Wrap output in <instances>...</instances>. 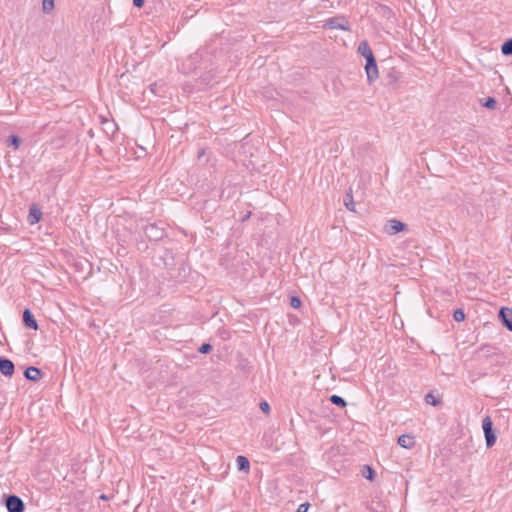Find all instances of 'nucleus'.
<instances>
[{
	"label": "nucleus",
	"instance_id": "obj_28",
	"mask_svg": "<svg viewBox=\"0 0 512 512\" xmlns=\"http://www.w3.org/2000/svg\"><path fill=\"white\" fill-rule=\"evenodd\" d=\"M260 409L262 412L268 414L270 412V405L266 401L260 403Z\"/></svg>",
	"mask_w": 512,
	"mask_h": 512
},
{
	"label": "nucleus",
	"instance_id": "obj_33",
	"mask_svg": "<svg viewBox=\"0 0 512 512\" xmlns=\"http://www.w3.org/2000/svg\"><path fill=\"white\" fill-rule=\"evenodd\" d=\"M390 78L393 79V81L397 80V77H394L393 75H390Z\"/></svg>",
	"mask_w": 512,
	"mask_h": 512
},
{
	"label": "nucleus",
	"instance_id": "obj_20",
	"mask_svg": "<svg viewBox=\"0 0 512 512\" xmlns=\"http://www.w3.org/2000/svg\"><path fill=\"white\" fill-rule=\"evenodd\" d=\"M425 401H426V403L433 405V406H437L440 404V400L438 398H436L432 393H428L425 396Z\"/></svg>",
	"mask_w": 512,
	"mask_h": 512
},
{
	"label": "nucleus",
	"instance_id": "obj_14",
	"mask_svg": "<svg viewBox=\"0 0 512 512\" xmlns=\"http://www.w3.org/2000/svg\"><path fill=\"white\" fill-rule=\"evenodd\" d=\"M102 124L104 125V130L107 134H111L113 135L116 130H117V126L116 124L113 122V121H109L107 119H104L102 121Z\"/></svg>",
	"mask_w": 512,
	"mask_h": 512
},
{
	"label": "nucleus",
	"instance_id": "obj_29",
	"mask_svg": "<svg viewBox=\"0 0 512 512\" xmlns=\"http://www.w3.org/2000/svg\"><path fill=\"white\" fill-rule=\"evenodd\" d=\"M309 508L308 503L300 504L296 512H307Z\"/></svg>",
	"mask_w": 512,
	"mask_h": 512
},
{
	"label": "nucleus",
	"instance_id": "obj_30",
	"mask_svg": "<svg viewBox=\"0 0 512 512\" xmlns=\"http://www.w3.org/2000/svg\"><path fill=\"white\" fill-rule=\"evenodd\" d=\"M133 4L135 7L141 8L144 4V0H133Z\"/></svg>",
	"mask_w": 512,
	"mask_h": 512
},
{
	"label": "nucleus",
	"instance_id": "obj_5",
	"mask_svg": "<svg viewBox=\"0 0 512 512\" xmlns=\"http://www.w3.org/2000/svg\"><path fill=\"white\" fill-rule=\"evenodd\" d=\"M325 26L331 29L347 30V21L344 18H330L326 21Z\"/></svg>",
	"mask_w": 512,
	"mask_h": 512
},
{
	"label": "nucleus",
	"instance_id": "obj_21",
	"mask_svg": "<svg viewBox=\"0 0 512 512\" xmlns=\"http://www.w3.org/2000/svg\"><path fill=\"white\" fill-rule=\"evenodd\" d=\"M482 428H483V431H484V434L488 431H491L492 430V420L489 416H486L484 419H483V422H482Z\"/></svg>",
	"mask_w": 512,
	"mask_h": 512
},
{
	"label": "nucleus",
	"instance_id": "obj_16",
	"mask_svg": "<svg viewBox=\"0 0 512 512\" xmlns=\"http://www.w3.org/2000/svg\"><path fill=\"white\" fill-rule=\"evenodd\" d=\"M484 435L487 447H492L496 442V436L493 432V429L491 431L486 432Z\"/></svg>",
	"mask_w": 512,
	"mask_h": 512
},
{
	"label": "nucleus",
	"instance_id": "obj_4",
	"mask_svg": "<svg viewBox=\"0 0 512 512\" xmlns=\"http://www.w3.org/2000/svg\"><path fill=\"white\" fill-rule=\"evenodd\" d=\"M14 363L7 359L0 357V372L7 377H11L14 374Z\"/></svg>",
	"mask_w": 512,
	"mask_h": 512
},
{
	"label": "nucleus",
	"instance_id": "obj_12",
	"mask_svg": "<svg viewBox=\"0 0 512 512\" xmlns=\"http://www.w3.org/2000/svg\"><path fill=\"white\" fill-rule=\"evenodd\" d=\"M344 205L345 207L351 211V212H355L356 209H355V202H354V199H353V195H352V190L349 189V191L346 193L345 197H344Z\"/></svg>",
	"mask_w": 512,
	"mask_h": 512
},
{
	"label": "nucleus",
	"instance_id": "obj_34",
	"mask_svg": "<svg viewBox=\"0 0 512 512\" xmlns=\"http://www.w3.org/2000/svg\"><path fill=\"white\" fill-rule=\"evenodd\" d=\"M390 78L393 79V81L397 80V77H394L393 75H390Z\"/></svg>",
	"mask_w": 512,
	"mask_h": 512
},
{
	"label": "nucleus",
	"instance_id": "obj_8",
	"mask_svg": "<svg viewBox=\"0 0 512 512\" xmlns=\"http://www.w3.org/2000/svg\"><path fill=\"white\" fill-rule=\"evenodd\" d=\"M25 377L31 381H38L41 378L42 372L36 367H28L24 372Z\"/></svg>",
	"mask_w": 512,
	"mask_h": 512
},
{
	"label": "nucleus",
	"instance_id": "obj_2",
	"mask_svg": "<svg viewBox=\"0 0 512 512\" xmlns=\"http://www.w3.org/2000/svg\"><path fill=\"white\" fill-rule=\"evenodd\" d=\"M5 505L8 512H23L24 503L20 497L16 495H9L5 500Z\"/></svg>",
	"mask_w": 512,
	"mask_h": 512
},
{
	"label": "nucleus",
	"instance_id": "obj_17",
	"mask_svg": "<svg viewBox=\"0 0 512 512\" xmlns=\"http://www.w3.org/2000/svg\"><path fill=\"white\" fill-rule=\"evenodd\" d=\"M501 52L503 55H512V38L503 43Z\"/></svg>",
	"mask_w": 512,
	"mask_h": 512
},
{
	"label": "nucleus",
	"instance_id": "obj_13",
	"mask_svg": "<svg viewBox=\"0 0 512 512\" xmlns=\"http://www.w3.org/2000/svg\"><path fill=\"white\" fill-rule=\"evenodd\" d=\"M41 215L42 213L40 210L36 209L35 207H31L28 215V221L30 224H35L40 220Z\"/></svg>",
	"mask_w": 512,
	"mask_h": 512
},
{
	"label": "nucleus",
	"instance_id": "obj_19",
	"mask_svg": "<svg viewBox=\"0 0 512 512\" xmlns=\"http://www.w3.org/2000/svg\"><path fill=\"white\" fill-rule=\"evenodd\" d=\"M330 401L332 404L339 406V407H345L347 404L346 401L341 396H338V395H332L330 397Z\"/></svg>",
	"mask_w": 512,
	"mask_h": 512
},
{
	"label": "nucleus",
	"instance_id": "obj_7",
	"mask_svg": "<svg viewBox=\"0 0 512 512\" xmlns=\"http://www.w3.org/2000/svg\"><path fill=\"white\" fill-rule=\"evenodd\" d=\"M23 322H24L25 326L30 329H33V330L38 329L37 321L35 320L34 316L32 315V313L29 309H25L23 312Z\"/></svg>",
	"mask_w": 512,
	"mask_h": 512
},
{
	"label": "nucleus",
	"instance_id": "obj_22",
	"mask_svg": "<svg viewBox=\"0 0 512 512\" xmlns=\"http://www.w3.org/2000/svg\"><path fill=\"white\" fill-rule=\"evenodd\" d=\"M42 8L46 13L52 11L54 9V0H43Z\"/></svg>",
	"mask_w": 512,
	"mask_h": 512
},
{
	"label": "nucleus",
	"instance_id": "obj_3",
	"mask_svg": "<svg viewBox=\"0 0 512 512\" xmlns=\"http://www.w3.org/2000/svg\"><path fill=\"white\" fill-rule=\"evenodd\" d=\"M404 228H405L404 223H402L401 221L396 220V219H391L386 223L384 230L387 234L393 235V234L403 231Z\"/></svg>",
	"mask_w": 512,
	"mask_h": 512
},
{
	"label": "nucleus",
	"instance_id": "obj_9",
	"mask_svg": "<svg viewBox=\"0 0 512 512\" xmlns=\"http://www.w3.org/2000/svg\"><path fill=\"white\" fill-rule=\"evenodd\" d=\"M146 235L151 239H160L163 236V231L159 230L155 225H150L145 229Z\"/></svg>",
	"mask_w": 512,
	"mask_h": 512
},
{
	"label": "nucleus",
	"instance_id": "obj_11",
	"mask_svg": "<svg viewBox=\"0 0 512 512\" xmlns=\"http://www.w3.org/2000/svg\"><path fill=\"white\" fill-rule=\"evenodd\" d=\"M358 52L364 57V58H367V57H370V56H373V52L368 44L367 41H361L359 43V46H358Z\"/></svg>",
	"mask_w": 512,
	"mask_h": 512
},
{
	"label": "nucleus",
	"instance_id": "obj_31",
	"mask_svg": "<svg viewBox=\"0 0 512 512\" xmlns=\"http://www.w3.org/2000/svg\"><path fill=\"white\" fill-rule=\"evenodd\" d=\"M155 87H156V84H152V85L150 86V89H151V91H152L153 93H155Z\"/></svg>",
	"mask_w": 512,
	"mask_h": 512
},
{
	"label": "nucleus",
	"instance_id": "obj_10",
	"mask_svg": "<svg viewBox=\"0 0 512 512\" xmlns=\"http://www.w3.org/2000/svg\"><path fill=\"white\" fill-rule=\"evenodd\" d=\"M398 444L403 448H412L415 444L414 438L410 435H401L398 438Z\"/></svg>",
	"mask_w": 512,
	"mask_h": 512
},
{
	"label": "nucleus",
	"instance_id": "obj_25",
	"mask_svg": "<svg viewBox=\"0 0 512 512\" xmlns=\"http://www.w3.org/2000/svg\"><path fill=\"white\" fill-rule=\"evenodd\" d=\"M364 469L366 470L367 473H363V476L366 479L372 480L374 476V470L370 466H364Z\"/></svg>",
	"mask_w": 512,
	"mask_h": 512
},
{
	"label": "nucleus",
	"instance_id": "obj_15",
	"mask_svg": "<svg viewBox=\"0 0 512 512\" xmlns=\"http://www.w3.org/2000/svg\"><path fill=\"white\" fill-rule=\"evenodd\" d=\"M236 461H237L239 470H248L249 469V461L246 457L238 456Z\"/></svg>",
	"mask_w": 512,
	"mask_h": 512
},
{
	"label": "nucleus",
	"instance_id": "obj_18",
	"mask_svg": "<svg viewBox=\"0 0 512 512\" xmlns=\"http://www.w3.org/2000/svg\"><path fill=\"white\" fill-rule=\"evenodd\" d=\"M481 104H482L483 107H486V108H488L490 110H493V109L496 108L497 101L493 97H488L484 101L481 100Z\"/></svg>",
	"mask_w": 512,
	"mask_h": 512
},
{
	"label": "nucleus",
	"instance_id": "obj_23",
	"mask_svg": "<svg viewBox=\"0 0 512 512\" xmlns=\"http://www.w3.org/2000/svg\"><path fill=\"white\" fill-rule=\"evenodd\" d=\"M453 317H454L455 321L461 322L465 319V313L462 309H456L454 311Z\"/></svg>",
	"mask_w": 512,
	"mask_h": 512
},
{
	"label": "nucleus",
	"instance_id": "obj_26",
	"mask_svg": "<svg viewBox=\"0 0 512 512\" xmlns=\"http://www.w3.org/2000/svg\"><path fill=\"white\" fill-rule=\"evenodd\" d=\"M290 305L293 308L297 309V308H299L301 306V300L297 296H293L290 299Z\"/></svg>",
	"mask_w": 512,
	"mask_h": 512
},
{
	"label": "nucleus",
	"instance_id": "obj_6",
	"mask_svg": "<svg viewBox=\"0 0 512 512\" xmlns=\"http://www.w3.org/2000/svg\"><path fill=\"white\" fill-rule=\"evenodd\" d=\"M499 317L501 318L505 327L512 331V309L502 307L499 312Z\"/></svg>",
	"mask_w": 512,
	"mask_h": 512
},
{
	"label": "nucleus",
	"instance_id": "obj_24",
	"mask_svg": "<svg viewBox=\"0 0 512 512\" xmlns=\"http://www.w3.org/2000/svg\"><path fill=\"white\" fill-rule=\"evenodd\" d=\"M8 142H9V144L13 145L15 148H18L19 145L21 144V139L16 135H12L9 137Z\"/></svg>",
	"mask_w": 512,
	"mask_h": 512
},
{
	"label": "nucleus",
	"instance_id": "obj_27",
	"mask_svg": "<svg viewBox=\"0 0 512 512\" xmlns=\"http://www.w3.org/2000/svg\"><path fill=\"white\" fill-rule=\"evenodd\" d=\"M211 350H212V345H210L208 343L202 344L199 348V352L202 354H206V353L210 352Z\"/></svg>",
	"mask_w": 512,
	"mask_h": 512
},
{
	"label": "nucleus",
	"instance_id": "obj_1",
	"mask_svg": "<svg viewBox=\"0 0 512 512\" xmlns=\"http://www.w3.org/2000/svg\"><path fill=\"white\" fill-rule=\"evenodd\" d=\"M365 59H366L365 71H366V75H367V81L369 84H371L379 77L378 67H377V63H376V59H375L374 55L367 57Z\"/></svg>",
	"mask_w": 512,
	"mask_h": 512
},
{
	"label": "nucleus",
	"instance_id": "obj_32",
	"mask_svg": "<svg viewBox=\"0 0 512 512\" xmlns=\"http://www.w3.org/2000/svg\"><path fill=\"white\" fill-rule=\"evenodd\" d=\"M390 78L393 79V81L397 80V77H394L393 75H390Z\"/></svg>",
	"mask_w": 512,
	"mask_h": 512
}]
</instances>
